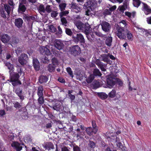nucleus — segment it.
Instances as JSON below:
<instances>
[{"label":"nucleus","mask_w":151,"mask_h":151,"mask_svg":"<svg viewBox=\"0 0 151 151\" xmlns=\"http://www.w3.org/2000/svg\"><path fill=\"white\" fill-rule=\"evenodd\" d=\"M114 144L116 145L118 148L124 150H126V147L123 146L122 144L120 141V139L119 137L116 136Z\"/></svg>","instance_id":"f3484780"},{"label":"nucleus","mask_w":151,"mask_h":151,"mask_svg":"<svg viewBox=\"0 0 151 151\" xmlns=\"http://www.w3.org/2000/svg\"><path fill=\"white\" fill-rule=\"evenodd\" d=\"M53 43L55 47L59 50L63 49L64 47V44L60 40H55Z\"/></svg>","instance_id":"ddd939ff"},{"label":"nucleus","mask_w":151,"mask_h":151,"mask_svg":"<svg viewBox=\"0 0 151 151\" xmlns=\"http://www.w3.org/2000/svg\"><path fill=\"white\" fill-rule=\"evenodd\" d=\"M55 66L53 64H49L47 67V70L50 72L54 71L55 70Z\"/></svg>","instance_id":"79ce46f5"},{"label":"nucleus","mask_w":151,"mask_h":151,"mask_svg":"<svg viewBox=\"0 0 151 151\" xmlns=\"http://www.w3.org/2000/svg\"><path fill=\"white\" fill-rule=\"evenodd\" d=\"M135 14V13H131L130 12H126L125 14L126 15L129 17H134Z\"/></svg>","instance_id":"052dcab7"},{"label":"nucleus","mask_w":151,"mask_h":151,"mask_svg":"<svg viewBox=\"0 0 151 151\" xmlns=\"http://www.w3.org/2000/svg\"><path fill=\"white\" fill-rule=\"evenodd\" d=\"M97 95L102 99H106L108 97V95L104 92L98 93Z\"/></svg>","instance_id":"7c9ffc66"},{"label":"nucleus","mask_w":151,"mask_h":151,"mask_svg":"<svg viewBox=\"0 0 151 151\" xmlns=\"http://www.w3.org/2000/svg\"><path fill=\"white\" fill-rule=\"evenodd\" d=\"M23 23V20L21 18H17L15 20V25L18 28H19L21 27Z\"/></svg>","instance_id":"5701e85b"},{"label":"nucleus","mask_w":151,"mask_h":151,"mask_svg":"<svg viewBox=\"0 0 151 151\" xmlns=\"http://www.w3.org/2000/svg\"><path fill=\"white\" fill-rule=\"evenodd\" d=\"M142 29L144 34L146 36L148 35L149 34V32L147 30Z\"/></svg>","instance_id":"0e129e2a"},{"label":"nucleus","mask_w":151,"mask_h":151,"mask_svg":"<svg viewBox=\"0 0 151 151\" xmlns=\"http://www.w3.org/2000/svg\"><path fill=\"white\" fill-rule=\"evenodd\" d=\"M14 107L16 109L20 108L22 106L17 101H15L13 103Z\"/></svg>","instance_id":"3c124183"},{"label":"nucleus","mask_w":151,"mask_h":151,"mask_svg":"<svg viewBox=\"0 0 151 151\" xmlns=\"http://www.w3.org/2000/svg\"><path fill=\"white\" fill-rule=\"evenodd\" d=\"M33 64L35 70H40V64L37 59H33Z\"/></svg>","instance_id":"6ab92c4d"},{"label":"nucleus","mask_w":151,"mask_h":151,"mask_svg":"<svg viewBox=\"0 0 151 151\" xmlns=\"http://www.w3.org/2000/svg\"><path fill=\"white\" fill-rule=\"evenodd\" d=\"M74 23L78 29L82 30L83 29H84L83 27L85 26V24H83L81 22L78 20H75Z\"/></svg>","instance_id":"412c9836"},{"label":"nucleus","mask_w":151,"mask_h":151,"mask_svg":"<svg viewBox=\"0 0 151 151\" xmlns=\"http://www.w3.org/2000/svg\"><path fill=\"white\" fill-rule=\"evenodd\" d=\"M116 83V78L112 77H109L106 80V83L108 87L109 88H111Z\"/></svg>","instance_id":"9d476101"},{"label":"nucleus","mask_w":151,"mask_h":151,"mask_svg":"<svg viewBox=\"0 0 151 151\" xmlns=\"http://www.w3.org/2000/svg\"><path fill=\"white\" fill-rule=\"evenodd\" d=\"M6 65L9 70V72L10 76V82H12V85L14 86L21 84L22 83L19 79V74L17 73H13V65L9 63H6Z\"/></svg>","instance_id":"f257e3e1"},{"label":"nucleus","mask_w":151,"mask_h":151,"mask_svg":"<svg viewBox=\"0 0 151 151\" xmlns=\"http://www.w3.org/2000/svg\"><path fill=\"white\" fill-rule=\"evenodd\" d=\"M17 95L19 97L21 100L22 101L24 99L25 95L22 92V91L19 88H16L15 91Z\"/></svg>","instance_id":"2eb2a0df"},{"label":"nucleus","mask_w":151,"mask_h":151,"mask_svg":"<svg viewBox=\"0 0 151 151\" xmlns=\"http://www.w3.org/2000/svg\"><path fill=\"white\" fill-rule=\"evenodd\" d=\"M69 52L73 56H76L81 53V49L78 45H72L70 47Z\"/></svg>","instance_id":"20e7f679"},{"label":"nucleus","mask_w":151,"mask_h":151,"mask_svg":"<svg viewBox=\"0 0 151 151\" xmlns=\"http://www.w3.org/2000/svg\"><path fill=\"white\" fill-rule=\"evenodd\" d=\"M19 42V39L16 37H13L12 39V44L11 45L12 47H14L15 45L17 44Z\"/></svg>","instance_id":"37998d69"},{"label":"nucleus","mask_w":151,"mask_h":151,"mask_svg":"<svg viewBox=\"0 0 151 151\" xmlns=\"http://www.w3.org/2000/svg\"><path fill=\"white\" fill-rule=\"evenodd\" d=\"M38 10L40 14L42 15L46 14V10L44 5H41L38 7Z\"/></svg>","instance_id":"bb28decb"},{"label":"nucleus","mask_w":151,"mask_h":151,"mask_svg":"<svg viewBox=\"0 0 151 151\" xmlns=\"http://www.w3.org/2000/svg\"><path fill=\"white\" fill-rule=\"evenodd\" d=\"M61 21L62 24L65 26H67V21L66 18L64 17H61Z\"/></svg>","instance_id":"49530a36"},{"label":"nucleus","mask_w":151,"mask_h":151,"mask_svg":"<svg viewBox=\"0 0 151 151\" xmlns=\"http://www.w3.org/2000/svg\"><path fill=\"white\" fill-rule=\"evenodd\" d=\"M141 1L139 0H133V4L134 6L138 8L140 5Z\"/></svg>","instance_id":"a19ab883"},{"label":"nucleus","mask_w":151,"mask_h":151,"mask_svg":"<svg viewBox=\"0 0 151 151\" xmlns=\"http://www.w3.org/2000/svg\"><path fill=\"white\" fill-rule=\"evenodd\" d=\"M43 88L42 86H40L37 87V94L38 96H43Z\"/></svg>","instance_id":"cd10ccee"},{"label":"nucleus","mask_w":151,"mask_h":151,"mask_svg":"<svg viewBox=\"0 0 151 151\" xmlns=\"http://www.w3.org/2000/svg\"><path fill=\"white\" fill-rule=\"evenodd\" d=\"M84 132L83 131H79L76 134V136L77 137L81 138L84 136Z\"/></svg>","instance_id":"8fccbe9b"},{"label":"nucleus","mask_w":151,"mask_h":151,"mask_svg":"<svg viewBox=\"0 0 151 151\" xmlns=\"http://www.w3.org/2000/svg\"><path fill=\"white\" fill-rule=\"evenodd\" d=\"M93 75L95 76H101L102 74L99 70L98 68H96L93 70Z\"/></svg>","instance_id":"2f4dec72"},{"label":"nucleus","mask_w":151,"mask_h":151,"mask_svg":"<svg viewBox=\"0 0 151 151\" xmlns=\"http://www.w3.org/2000/svg\"><path fill=\"white\" fill-rule=\"evenodd\" d=\"M66 4L65 3H62L59 5V7L61 11L65 10L66 6Z\"/></svg>","instance_id":"de8ad7c7"},{"label":"nucleus","mask_w":151,"mask_h":151,"mask_svg":"<svg viewBox=\"0 0 151 151\" xmlns=\"http://www.w3.org/2000/svg\"><path fill=\"white\" fill-rule=\"evenodd\" d=\"M38 98L37 99L38 104L40 105V106L42 105L44 102V98L43 96H38Z\"/></svg>","instance_id":"f704fd0d"},{"label":"nucleus","mask_w":151,"mask_h":151,"mask_svg":"<svg viewBox=\"0 0 151 151\" xmlns=\"http://www.w3.org/2000/svg\"><path fill=\"white\" fill-rule=\"evenodd\" d=\"M28 58V56L27 54L22 53L19 58L18 60L21 65H23L26 64Z\"/></svg>","instance_id":"1a4fd4ad"},{"label":"nucleus","mask_w":151,"mask_h":151,"mask_svg":"<svg viewBox=\"0 0 151 151\" xmlns=\"http://www.w3.org/2000/svg\"><path fill=\"white\" fill-rule=\"evenodd\" d=\"M52 6L49 5H47L45 8L46 13V12L49 13L52 12Z\"/></svg>","instance_id":"c03bdc74"},{"label":"nucleus","mask_w":151,"mask_h":151,"mask_svg":"<svg viewBox=\"0 0 151 151\" xmlns=\"http://www.w3.org/2000/svg\"><path fill=\"white\" fill-rule=\"evenodd\" d=\"M92 85L94 88H99L100 85L98 81L94 80L92 83Z\"/></svg>","instance_id":"ea45409f"},{"label":"nucleus","mask_w":151,"mask_h":151,"mask_svg":"<svg viewBox=\"0 0 151 151\" xmlns=\"http://www.w3.org/2000/svg\"><path fill=\"white\" fill-rule=\"evenodd\" d=\"M127 36L128 39L129 40H132L133 39V36L132 34L129 31L127 32Z\"/></svg>","instance_id":"864d4df0"},{"label":"nucleus","mask_w":151,"mask_h":151,"mask_svg":"<svg viewBox=\"0 0 151 151\" xmlns=\"http://www.w3.org/2000/svg\"><path fill=\"white\" fill-rule=\"evenodd\" d=\"M97 2L95 0L88 1L85 3L83 6L87 9H90L91 10L93 11L96 7Z\"/></svg>","instance_id":"423d86ee"},{"label":"nucleus","mask_w":151,"mask_h":151,"mask_svg":"<svg viewBox=\"0 0 151 151\" xmlns=\"http://www.w3.org/2000/svg\"><path fill=\"white\" fill-rule=\"evenodd\" d=\"M87 10L86 12V15H87L88 16H92L91 15V11L90 9H87Z\"/></svg>","instance_id":"69168bd1"},{"label":"nucleus","mask_w":151,"mask_h":151,"mask_svg":"<svg viewBox=\"0 0 151 151\" xmlns=\"http://www.w3.org/2000/svg\"><path fill=\"white\" fill-rule=\"evenodd\" d=\"M114 2H118L120 4L123 2V0H112ZM129 1L128 0H124L123 5L119 6L118 9L121 12H123L126 9H129Z\"/></svg>","instance_id":"7ed1b4c3"},{"label":"nucleus","mask_w":151,"mask_h":151,"mask_svg":"<svg viewBox=\"0 0 151 151\" xmlns=\"http://www.w3.org/2000/svg\"><path fill=\"white\" fill-rule=\"evenodd\" d=\"M119 24H120V27H122V26H124L125 28H127V24L126 23V21L124 20H123L120 21Z\"/></svg>","instance_id":"603ef678"},{"label":"nucleus","mask_w":151,"mask_h":151,"mask_svg":"<svg viewBox=\"0 0 151 151\" xmlns=\"http://www.w3.org/2000/svg\"><path fill=\"white\" fill-rule=\"evenodd\" d=\"M83 28L84 29H83L82 31L86 34L91 32V29L90 26L88 23H86L85 25Z\"/></svg>","instance_id":"393cba45"},{"label":"nucleus","mask_w":151,"mask_h":151,"mask_svg":"<svg viewBox=\"0 0 151 151\" xmlns=\"http://www.w3.org/2000/svg\"><path fill=\"white\" fill-rule=\"evenodd\" d=\"M88 40L90 42H91L94 40V35L93 34V33L90 32L89 33L86 34Z\"/></svg>","instance_id":"4c0bfd02"},{"label":"nucleus","mask_w":151,"mask_h":151,"mask_svg":"<svg viewBox=\"0 0 151 151\" xmlns=\"http://www.w3.org/2000/svg\"><path fill=\"white\" fill-rule=\"evenodd\" d=\"M60 105L58 103H56L52 107V109L57 111H59L60 109Z\"/></svg>","instance_id":"09e8293b"},{"label":"nucleus","mask_w":151,"mask_h":151,"mask_svg":"<svg viewBox=\"0 0 151 151\" xmlns=\"http://www.w3.org/2000/svg\"><path fill=\"white\" fill-rule=\"evenodd\" d=\"M26 9L25 6L22 4L20 3L18 8V11L19 12L22 13L24 12Z\"/></svg>","instance_id":"473e14b6"},{"label":"nucleus","mask_w":151,"mask_h":151,"mask_svg":"<svg viewBox=\"0 0 151 151\" xmlns=\"http://www.w3.org/2000/svg\"><path fill=\"white\" fill-rule=\"evenodd\" d=\"M73 41L76 43L79 42L81 45L84 46L85 44V40L83 35L81 33H78L76 36L73 37Z\"/></svg>","instance_id":"39448f33"},{"label":"nucleus","mask_w":151,"mask_h":151,"mask_svg":"<svg viewBox=\"0 0 151 151\" xmlns=\"http://www.w3.org/2000/svg\"><path fill=\"white\" fill-rule=\"evenodd\" d=\"M53 144L51 142H48L46 144L45 146V147L46 149H47L48 150L51 149H53L54 148Z\"/></svg>","instance_id":"c9c22d12"},{"label":"nucleus","mask_w":151,"mask_h":151,"mask_svg":"<svg viewBox=\"0 0 151 151\" xmlns=\"http://www.w3.org/2000/svg\"><path fill=\"white\" fill-rule=\"evenodd\" d=\"M66 70L68 74L72 77H73V72L71 68L70 67H68L66 68Z\"/></svg>","instance_id":"4d7b16f0"},{"label":"nucleus","mask_w":151,"mask_h":151,"mask_svg":"<svg viewBox=\"0 0 151 151\" xmlns=\"http://www.w3.org/2000/svg\"><path fill=\"white\" fill-rule=\"evenodd\" d=\"M42 59V61L44 63H46L49 61L48 58L46 56L44 57Z\"/></svg>","instance_id":"774afa93"},{"label":"nucleus","mask_w":151,"mask_h":151,"mask_svg":"<svg viewBox=\"0 0 151 151\" xmlns=\"http://www.w3.org/2000/svg\"><path fill=\"white\" fill-rule=\"evenodd\" d=\"M65 32L66 34L69 36H71L73 34V32L71 29H70L66 28Z\"/></svg>","instance_id":"5fc2aeb1"},{"label":"nucleus","mask_w":151,"mask_h":151,"mask_svg":"<svg viewBox=\"0 0 151 151\" xmlns=\"http://www.w3.org/2000/svg\"><path fill=\"white\" fill-rule=\"evenodd\" d=\"M48 80V78L46 76L41 75L40 77L39 81L40 83L47 82Z\"/></svg>","instance_id":"c756f323"},{"label":"nucleus","mask_w":151,"mask_h":151,"mask_svg":"<svg viewBox=\"0 0 151 151\" xmlns=\"http://www.w3.org/2000/svg\"><path fill=\"white\" fill-rule=\"evenodd\" d=\"M96 64L103 71H105L106 64L100 61L99 60L97 59L95 61Z\"/></svg>","instance_id":"dca6fc26"},{"label":"nucleus","mask_w":151,"mask_h":151,"mask_svg":"<svg viewBox=\"0 0 151 151\" xmlns=\"http://www.w3.org/2000/svg\"><path fill=\"white\" fill-rule=\"evenodd\" d=\"M24 145V143L20 144L17 142H13L11 144L12 147L16 151H20L22 148V145Z\"/></svg>","instance_id":"f8f14e48"},{"label":"nucleus","mask_w":151,"mask_h":151,"mask_svg":"<svg viewBox=\"0 0 151 151\" xmlns=\"http://www.w3.org/2000/svg\"><path fill=\"white\" fill-rule=\"evenodd\" d=\"M73 151H82L78 146L76 145H74L73 147Z\"/></svg>","instance_id":"bf43d9fd"},{"label":"nucleus","mask_w":151,"mask_h":151,"mask_svg":"<svg viewBox=\"0 0 151 151\" xmlns=\"http://www.w3.org/2000/svg\"><path fill=\"white\" fill-rule=\"evenodd\" d=\"M1 38L2 42L4 43H8L10 39V36L6 34L1 35Z\"/></svg>","instance_id":"aec40b11"},{"label":"nucleus","mask_w":151,"mask_h":151,"mask_svg":"<svg viewBox=\"0 0 151 151\" xmlns=\"http://www.w3.org/2000/svg\"><path fill=\"white\" fill-rule=\"evenodd\" d=\"M58 14V12L57 11H53L51 14V17H56Z\"/></svg>","instance_id":"e2e57ef3"},{"label":"nucleus","mask_w":151,"mask_h":151,"mask_svg":"<svg viewBox=\"0 0 151 151\" xmlns=\"http://www.w3.org/2000/svg\"><path fill=\"white\" fill-rule=\"evenodd\" d=\"M109 53L107 54H103L101 55V56L102 58V60L105 62L108 63L110 61L109 59Z\"/></svg>","instance_id":"c85d7f7f"},{"label":"nucleus","mask_w":151,"mask_h":151,"mask_svg":"<svg viewBox=\"0 0 151 151\" xmlns=\"http://www.w3.org/2000/svg\"><path fill=\"white\" fill-rule=\"evenodd\" d=\"M101 28L103 31L106 33H108L110 32L111 29V26L108 22L105 21H103L101 23Z\"/></svg>","instance_id":"6e6552de"},{"label":"nucleus","mask_w":151,"mask_h":151,"mask_svg":"<svg viewBox=\"0 0 151 151\" xmlns=\"http://www.w3.org/2000/svg\"><path fill=\"white\" fill-rule=\"evenodd\" d=\"M116 8V6H112L108 9H106L104 12V14L106 16L111 14V12L115 10Z\"/></svg>","instance_id":"4be33fe9"},{"label":"nucleus","mask_w":151,"mask_h":151,"mask_svg":"<svg viewBox=\"0 0 151 151\" xmlns=\"http://www.w3.org/2000/svg\"><path fill=\"white\" fill-rule=\"evenodd\" d=\"M39 50L40 53L44 56H48L50 54V50L46 47L40 46L39 48Z\"/></svg>","instance_id":"9b49d317"},{"label":"nucleus","mask_w":151,"mask_h":151,"mask_svg":"<svg viewBox=\"0 0 151 151\" xmlns=\"http://www.w3.org/2000/svg\"><path fill=\"white\" fill-rule=\"evenodd\" d=\"M69 13L68 11H62L60 14V17H63V16H65Z\"/></svg>","instance_id":"6e6d98bb"},{"label":"nucleus","mask_w":151,"mask_h":151,"mask_svg":"<svg viewBox=\"0 0 151 151\" xmlns=\"http://www.w3.org/2000/svg\"><path fill=\"white\" fill-rule=\"evenodd\" d=\"M116 35L120 39L123 40L125 37L124 33V30L123 27H121L118 25L116 27Z\"/></svg>","instance_id":"0eeeda50"},{"label":"nucleus","mask_w":151,"mask_h":151,"mask_svg":"<svg viewBox=\"0 0 151 151\" xmlns=\"http://www.w3.org/2000/svg\"><path fill=\"white\" fill-rule=\"evenodd\" d=\"M143 5L142 8V10L146 15H148L151 13V8L149 6L146 4L142 2Z\"/></svg>","instance_id":"4468645a"},{"label":"nucleus","mask_w":151,"mask_h":151,"mask_svg":"<svg viewBox=\"0 0 151 151\" xmlns=\"http://www.w3.org/2000/svg\"><path fill=\"white\" fill-rule=\"evenodd\" d=\"M99 25H97L93 29V33L96 35L99 36H101V34L100 32H99V31H95V29L97 30L99 28Z\"/></svg>","instance_id":"a18cd8bd"},{"label":"nucleus","mask_w":151,"mask_h":151,"mask_svg":"<svg viewBox=\"0 0 151 151\" xmlns=\"http://www.w3.org/2000/svg\"><path fill=\"white\" fill-rule=\"evenodd\" d=\"M88 148L90 150H93L95 147V143L92 141H89L88 143Z\"/></svg>","instance_id":"e433bc0d"},{"label":"nucleus","mask_w":151,"mask_h":151,"mask_svg":"<svg viewBox=\"0 0 151 151\" xmlns=\"http://www.w3.org/2000/svg\"><path fill=\"white\" fill-rule=\"evenodd\" d=\"M71 10L72 12L76 13H78L80 12L81 8L78 6L76 4H72L71 6Z\"/></svg>","instance_id":"a211bd4d"},{"label":"nucleus","mask_w":151,"mask_h":151,"mask_svg":"<svg viewBox=\"0 0 151 151\" xmlns=\"http://www.w3.org/2000/svg\"><path fill=\"white\" fill-rule=\"evenodd\" d=\"M52 64H53L55 66L58 64V61L57 59L55 58H52Z\"/></svg>","instance_id":"13d9d810"},{"label":"nucleus","mask_w":151,"mask_h":151,"mask_svg":"<svg viewBox=\"0 0 151 151\" xmlns=\"http://www.w3.org/2000/svg\"><path fill=\"white\" fill-rule=\"evenodd\" d=\"M95 77L93 74H90L86 79V81L88 83H90L94 79Z\"/></svg>","instance_id":"72a5a7b5"},{"label":"nucleus","mask_w":151,"mask_h":151,"mask_svg":"<svg viewBox=\"0 0 151 151\" xmlns=\"http://www.w3.org/2000/svg\"><path fill=\"white\" fill-rule=\"evenodd\" d=\"M116 78V83L117 82L120 86H122V84L123 83L122 81L119 79Z\"/></svg>","instance_id":"338daca9"},{"label":"nucleus","mask_w":151,"mask_h":151,"mask_svg":"<svg viewBox=\"0 0 151 151\" xmlns=\"http://www.w3.org/2000/svg\"><path fill=\"white\" fill-rule=\"evenodd\" d=\"M9 4L12 6H10L7 4H4V6L2 5L0 6V14L4 18H6V17L5 12L9 15L10 11L13 9L12 6L14 5V3L13 2L11 1L10 2H9Z\"/></svg>","instance_id":"f03ea898"},{"label":"nucleus","mask_w":151,"mask_h":151,"mask_svg":"<svg viewBox=\"0 0 151 151\" xmlns=\"http://www.w3.org/2000/svg\"><path fill=\"white\" fill-rule=\"evenodd\" d=\"M113 41V38L111 36L106 37L105 41V44L108 46L110 47L112 45Z\"/></svg>","instance_id":"b1692460"},{"label":"nucleus","mask_w":151,"mask_h":151,"mask_svg":"<svg viewBox=\"0 0 151 151\" xmlns=\"http://www.w3.org/2000/svg\"><path fill=\"white\" fill-rule=\"evenodd\" d=\"M86 131L87 133L89 136L92 135L93 133L95 134L97 132L96 129H93L90 127L86 128Z\"/></svg>","instance_id":"a878e982"},{"label":"nucleus","mask_w":151,"mask_h":151,"mask_svg":"<svg viewBox=\"0 0 151 151\" xmlns=\"http://www.w3.org/2000/svg\"><path fill=\"white\" fill-rule=\"evenodd\" d=\"M116 92L115 90L112 89L108 94V96L109 97L111 98H114L116 95Z\"/></svg>","instance_id":"58836bf2"},{"label":"nucleus","mask_w":151,"mask_h":151,"mask_svg":"<svg viewBox=\"0 0 151 151\" xmlns=\"http://www.w3.org/2000/svg\"><path fill=\"white\" fill-rule=\"evenodd\" d=\"M22 47H19L17 48V49L15 50L16 52L17 55L19 54L22 52Z\"/></svg>","instance_id":"680f3d73"}]
</instances>
